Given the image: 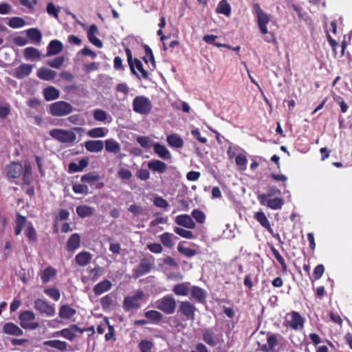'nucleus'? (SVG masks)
Here are the masks:
<instances>
[{
  "instance_id": "32",
  "label": "nucleus",
  "mask_w": 352,
  "mask_h": 352,
  "mask_svg": "<svg viewBox=\"0 0 352 352\" xmlns=\"http://www.w3.org/2000/svg\"><path fill=\"white\" fill-rule=\"evenodd\" d=\"M37 76L41 80L50 81L56 76V72L47 68L41 67L37 72Z\"/></svg>"
},
{
  "instance_id": "10",
  "label": "nucleus",
  "mask_w": 352,
  "mask_h": 352,
  "mask_svg": "<svg viewBox=\"0 0 352 352\" xmlns=\"http://www.w3.org/2000/svg\"><path fill=\"white\" fill-rule=\"evenodd\" d=\"M34 307L41 314H45L47 316H53L55 314L54 307L43 299H36L34 301Z\"/></svg>"
},
{
  "instance_id": "15",
  "label": "nucleus",
  "mask_w": 352,
  "mask_h": 352,
  "mask_svg": "<svg viewBox=\"0 0 352 352\" xmlns=\"http://www.w3.org/2000/svg\"><path fill=\"white\" fill-rule=\"evenodd\" d=\"M175 223L188 229H195L196 224L188 214H179L175 217Z\"/></svg>"
},
{
  "instance_id": "37",
  "label": "nucleus",
  "mask_w": 352,
  "mask_h": 352,
  "mask_svg": "<svg viewBox=\"0 0 352 352\" xmlns=\"http://www.w3.org/2000/svg\"><path fill=\"white\" fill-rule=\"evenodd\" d=\"M24 233L30 244H34L37 241V234L32 223L28 224Z\"/></svg>"
},
{
  "instance_id": "57",
  "label": "nucleus",
  "mask_w": 352,
  "mask_h": 352,
  "mask_svg": "<svg viewBox=\"0 0 352 352\" xmlns=\"http://www.w3.org/2000/svg\"><path fill=\"white\" fill-rule=\"evenodd\" d=\"M45 294L50 296L55 301H58L60 298V294L58 289L50 287L44 290Z\"/></svg>"
},
{
  "instance_id": "40",
  "label": "nucleus",
  "mask_w": 352,
  "mask_h": 352,
  "mask_svg": "<svg viewBox=\"0 0 352 352\" xmlns=\"http://www.w3.org/2000/svg\"><path fill=\"white\" fill-rule=\"evenodd\" d=\"M105 149L107 151L113 153H118L120 151V145L113 139L105 140Z\"/></svg>"
},
{
  "instance_id": "11",
  "label": "nucleus",
  "mask_w": 352,
  "mask_h": 352,
  "mask_svg": "<svg viewBox=\"0 0 352 352\" xmlns=\"http://www.w3.org/2000/svg\"><path fill=\"white\" fill-rule=\"evenodd\" d=\"M80 331H82L80 327L77 324H72L68 328H65L56 332L54 335L56 336H62L69 341H72L76 338V333H80Z\"/></svg>"
},
{
  "instance_id": "44",
  "label": "nucleus",
  "mask_w": 352,
  "mask_h": 352,
  "mask_svg": "<svg viewBox=\"0 0 352 352\" xmlns=\"http://www.w3.org/2000/svg\"><path fill=\"white\" fill-rule=\"evenodd\" d=\"M108 130L104 127H96L88 131L87 135L94 138H102L106 135Z\"/></svg>"
},
{
  "instance_id": "18",
  "label": "nucleus",
  "mask_w": 352,
  "mask_h": 352,
  "mask_svg": "<svg viewBox=\"0 0 352 352\" xmlns=\"http://www.w3.org/2000/svg\"><path fill=\"white\" fill-rule=\"evenodd\" d=\"M190 283L188 282H183L176 284L173 286L172 291L177 296H186L190 294Z\"/></svg>"
},
{
  "instance_id": "3",
  "label": "nucleus",
  "mask_w": 352,
  "mask_h": 352,
  "mask_svg": "<svg viewBox=\"0 0 352 352\" xmlns=\"http://www.w3.org/2000/svg\"><path fill=\"white\" fill-rule=\"evenodd\" d=\"M155 307L167 315L175 313L177 304L175 299L171 295H166L157 300Z\"/></svg>"
},
{
  "instance_id": "52",
  "label": "nucleus",
  "mask_w": 352,
  "mask_h": 352,
  "mask_svg": "<svg viewBox=\"0 0 352 352\" xmlns=\"http://www.w3.org/2000/svg\"><path fill=\"white\" fill-rule=\"evenodd\" d=\"M236 164L239 167L240 170H245L248 163V159L245 154L239 153L235 157Z\"/></svg>"
},
{
  "instance_id": "19",
  "label": "nucleus",
  "mask_w": 352,
  "mask_h": 352,
  "mask_svg": "<svg viewBox=\"0 0 352 352\" xmlns=\"http://www.w3.org/2000/svg\"><path fill=\"white\" fill-rule=\"evenodd\" d=\"M202 339L210 346H215L218 343L216 334L210 329H205L202 331Z\"/></svg>"
},
{
  "instance_id": "27",
  "label": "nucleus",
  "mask_w": 352,
  "mask_h": 352,
  "mask_svg": "<svg viewBox=\"0 0 352 352\" xmlns=\"http://www.w3.org/2000/svg\"><path fill=\"white\" fill-rule=\"evenodd\" d=\"M85 148L93 153H98L104 148V143L102 140H88L85 143Z\"/></svg>"
},
{
  "instance_id": "9",
  "label": "nucleus",
  "mask_w": 352,
  "mask_h": 352,
  "mask_svg": "<svg viewBox=\"0 0 352 352\" xmlns=\"http://www.w3.org/2000/svg\"><path fill=\"white\" fill-rule=\"evenodd\" d=\"M35 319L34 314L31 311H24L19 316L20 324L23 329H34L38 327L37 322H30Z\"/></svg>"
},
{
  "instance_id": "13",
  "label": "nucleus",
  "mask_w": 352,
  "mask_h": 352,
  "mask_svg": "<svg viewBox=\"0 0 352 352\" xmlns=\"http://www.w3.org/2000/svg\"><path fill=\"white\" fill-rule=\"evenodd\" d=\"M7 175L11 178H19L23 170V167L21 163L12 162L10 164L6 166Z\"/></svg>"
},
{
  "instance_id": "48",
  "label": "nucleus",
  "mask_w": 352,
  "mask_h": 352,
  "mask_svg": "<svg viewBox=\"0 0 352 352\" xmlns=\"http://www.w3.org/2000/svg\"><path fill=\"white\" fill-rule=\"evenodd\" d=\"M7 24L12 28H20L25 25V21L21 17L14 16L9 19Z\"/></svg>"
},
{
  "instance_id": "63",
  "label": "nucleus",
  "mask_w": 352,
  "mask_h": 352,
  "mask_svg": "<svg viewBox=\"0 0 352 352\" xmlns=\"http://www.w3.org/2000/svg\"><path fill=\"white\" fill-rule=\"evenodd\" d=\"M128 211L131 212L134 216H140L144 212V208L137 204H132L128 208Z\"/></svg>"
},
{
  "instance_id": "47",
  "label": "nucleus",
  "mask_w": 352,
  "mask_h": 352,
  "mask_svg": "<svg viewBox=\"0 0 352 352\" xmlns=\"http://www.w3.org/2000/svg\"><path fill=\"white\" fill-rule=\"evenodd\" d=\"M270 249H271V251H272L273 255L274 256L276 259L278 261V262L280 263L283 272L287 273V264H286L283 257L279 253L278 250H276L274 246L271 247Z\"/></svg>"
},
{
  "instance_id": "26",
  "label": "nucleus",
  "mask_w": 352,
  "mask_h": 352,
  "mask_svg": "<svg viewBox=\"0 0 352 352\" xmlns=\"http://www.w3.org/2000/svg\"><path fill=\"white\" fill-rule=\"evenodd\" d=\"M63 48V43L58 40H53L50 41L47 47V55L52 56L60 53Z\"/></svg>"
},
{
  "instance_id": "20",
  "label": "nucleus",
  "mask_w": 352,
  "mask_h": 352,
  "mask_svg": "<svg viewBox=\"0 0 352 352\" xmlns=\"http://www.w3.org/2000/svg\"><path fill=\"white\" fill-rule=\"evenodd\" d=\"M148 167L153 172L160 174L164 173L167 169V165L165 162L159 160H153L148 162Z\"/></svg>"
},
{
  "instance_id": "41",
  "label": "nucleus",
  "mask_w": 352,
  "mask_h": 352,
  "mask_svg": "<svg viewBox=\"0 0 352 352\" xmlns=\"http://www.w3.org/2000/svg\"><path fill=\"white\" fill-rule=\"evenodd\" d=\"M24 56L27 60L40 59L41 53L36 48L28 47L24 50Z\"/></svg>"
},
{
  "instance_id": "58",
  "label": "nucleus",
  "mask_w": 352,
  "mask_h": 352,
  "mask_svg": "<svg viewBox=\"0 0 352 352\" xmlns=\"http://www.w3.org/2000/svg\"><path fill=\"white\" fill-rule=\"evenodd\" d=\"M103 269L99 265L96 266L89 272L91 279L92 281H96L102 274Z\"/></svg>"
},
{
  "instance_id": "46",
  "label": "nucleus",
  "mask_w": 352,
  "mask_h": 352,
  "mask_svg": "<svg viewBox=\"0 0 352 352\" xmlns=\"http://www.w3.org/2000/svg\"><path fill=\"white\" fill-rule=\"evenodd\" d=\"M27 36L28 38L34 43H39L42 38L41 31L36 28H30L27 30Z\"/></svg>"
},
{
  "instance_id": "43",
  "label": "nucleus",
  "mask_w": 352,
  "mask_h": 352,
  "mask_svg": "<svg viewBox=\"0 0 352 352\" xmlns=\"http://www.w3.org/2000/svg\"><path fill=\"white\" fill-rule=\"evenodd\" d=\"M26 217L22 216L20 214H16V226L14 228V234L15 235H19L21 233V231L26 223Z\"/></svg>"
},
{
  "instance_id": "21",
  "label": "nucleus",
  "mask_w": 352,
  "mask_h": 352,
  "mask_svg": "<svg viewBox=\"0 0 352 352\" xmlns=\"http://www.w3.org/2000/svg\"><path fill=\"white\" fill-rule=\"evenodd\" d=\"M111 287V282L107 279H104L102 281H100V283H97L94 287L93 292L96 296H99L110 290Z\"/></svg>"
},
{
  "instance_id": "35",
  "label": "nucleus",
  "mask_w": 352,
  "mask_h": 352,
  "mask_svg": "<svg viewBox=\"0 0 352 352\" xmlns=\"http://www.w3.org/2000/svg\"><path fill=\"white\" fill-rule=\"evenodd\" d=\"M166 141L168 145L173 148H180L184 146V140L177 134H171L167 136Z\"/></svg>"
},
{
  "instance_id": "54",
  "label": "nucleus",
  "mask_w": 352,
  "mask_h": 352,
  "mask_svg": "<svg viewBox=\"0 0 352 352\" xmlns=\"http://www.w3.org/2000/svg\"><path fill=\"white\" fill-rule=\"evenodd\" d=\"M175 232L179 235L180 236L187 239H192L195 238V236L192 233V232L190 230H185L182 228L175 227L174 229Z\"/></svg>"
},
{
  "instance_id": "24",
  "label": "nucleus",
  "mask_w": 352,
  "mask_h": 352,
  "mask_svg": "<svg viewBox=\"0 0 352 352\" xmlns=\"http://www.w3.org/2000/svg\"><path fill=\"white\" fill-rule=\"evenodd\" d=\"M80 244V236L78 233L72 234L67 241L66 249L68 252H73L78 249Z\"/></svg>"
},
{
  "instance_id": "61",
  "label": "nucleus",
  "mask_w": 352,
  "mask_h": 352,
  "mask_svg": "<svg viewBox=\"0 0 352 352\" xmlns=\"http://www.w3.org/2000/svg\"><path fill=\"white\" fill-rule=\"evenodd\" d=\"M94 118L98 122H104L107 119V113L104 110L96 109L94 111Z\"/></svg>"
},
{
  "instance_id": "50",
  "label": "nucleus",
  "mask_w": 352,
  "mask_h": 352,
  "mask_svg": "<svg viewBox=\"0 0 352 352\" xmlns=\"http://www.w3.org/2000/svg\"><path fill=\"white\" fill-rule=\"evenodd\" d=\"M267 342L269 346V349H266V346H263L262 347V351L265 352L273 351L278 344L277 336L275 334H269L267 338Z\"/></svg>"
},
{
  "instance_id": "30",
  "label": "nucleus",
  "mask_w": 352,
  "mask_h": 352,
  "mask_svg": "<svg viewBox=\"0 0 352 352\" xmlns=\"http://www.w3.org/2000/svg\"><path fill=\"white\" fill-rule=\"evenodd\" d=\"M91 258H92V256H91V253H89V252H87V251H83V252L78 253L76 256L75 261H76V263L79 266L83 267V266H86L91 262Z\"/></svg>"
},
{
  "instance_id": "7",
  "label": "nucleus",
  "mask_w": 352,
  "mask_h": 352,
  "mask_svg": "<svg viewBox=\"0 0 352 352\" xmlns=\"http://www.w3.org/2000/svg\"><path fill=\"white\" fill-rule=\"evenodd\" d=\"M252 7L256 14L257 24L261 32L263 34H267L268 33L267 25L270 21L269 16L263 12L258 3H254Z\"/></svg>"
},
{
  "instance_id": "12",
  "label": "nucleus",
  "mask_w": 352,
  "mask_h": 352,
  "mask_svg": "<svg viewBox=\"0 0 352 352\" xmlns=\"http://www.w3.org/2000/svg\"><path fill=\"white\" fill-rule=\"evenodd\" d=\"M151 263L147 258H142L137 267L133 270V276L138 278L147 273L151 270Z\"/></svg>"
},
{
  "instance_id": "5",
  "label": "nucleus",
  "mask_w": 352,
  "mask_h": 352,
  "mask_svg": "<svg viewBox=\"0 0 352 352\" xmlns=\"http://www.w3.org/2000/svg\"><path fill=\"white\" fill-rule=\"evenodd\" d=\"M133 110L142 115H147L151 111L153 105L151 100L143 96H136L133 100Z\"/></svg>"
},
{
  "instance_id": "4",
  "label": "nucleus",
  "mask_w": 352,
  "mask_h": 352,
  "mask_svg": "<svg viewBox=\"0 0 352 352\" xmlns=\"http://www.w3.org/2000/svg\"><path fill=\"white\" fill-rule=\"evenodd\" d=\"M49 133L52 138L61 143L71 144L76 139V133L70 130L53 129Z\"/></svg>"
},
{
  "instance_id": "36",
  "label": "nucleus",
  "mask_w": 352,
  "mask_h": 352,
  "mask_svg": "<svg viewBox=\"0 0 352 352\" xmlns=\"http://www.w3.org/2000/svg\"><path fill=\"white\" fill-rule=\"evenodd\" d=\"M59 91L52 86L47 87L43 89V96L47 101L56 100L59 97Z\"/></svg>"
},
{
  "instance_id": "60",
  "label": "nucleus",
  "mask_w": 352,
  "mask_h": 352,
  "mask_svg": "<svg viewBox=\"0 0 352 352\" xmlns=\"http://www.w3.org/2000/svg\"><path fill=\"white\" fill-rule=\"evenodd\" d=\"M72 189L75 193L87 195L89 193V188L85 184H74Z\"/></svg>"
},
{
  "instance_id": "29",
  "label": "nucleus",
  "mask_w": 352,
  "mask_h": 352,
  "mask_svg": "<svg viewBox=\"0 0 352 352\" xmlns=\"http://www.w3.org/2000/svg\"><path fill=\"white\" fill-rule=\"evenodd\" d=\"M43 344L44 346H47L56 349L61 352H65L67 350V343L65 341H62L60 340H47L43 342Z\"/></svg>"
},
{
  "instance_id": "55",
  "label": "nucleus",
  "mask_w": 352,
  "mask_h": 352,
  "mask_svg": "<svg viewBox=\"0 0 352 352\" xmlns=\"http://www.w3.org/2000/svg\"><path fill=\"white\" fill-rule=\"evenodd\" d=\"M153 347V343L148 340H142L138 344L140 352H150Z\"/></svg>"
},
{
  "instance_id": "39",
  "label": "nucleus",
  "mask_w": 352,
  "mask_h": 352,
  "mask_svg": "<svg viewBox=\"0 0 352 352\" xmlns=\"http://www.w3.org/2000/svg\"><path fill=\"white\" fill-rule=\"evenodd\" d=\"M144 316L146 318L150 320L152 323L158 324L163 318L162 314L156 310H149L144 313Z\"/></svg>"
},
{
  "instance_id": "42",
  "label": "nucleus",
  "mask_w": 352,
  "mask_h": 352,
  "mask_svg": "<svg viewBox=\"0 0 352 352\" xmlns=\"http://www.w3.org/2000/svg\"><path fill=\"white\" fill-rule=\"evenodd\" d=\"M217 13L225 14L229 16L231 14V8L226 0H221L216 9Z\"/></svg>"
},
{
  "instance_id": "1",
  "label": "nucleus",
  "mask_w": 352,
  "mask_h": 352,
  "mask_svg": "<svg viewBox=\"0 0 352 352\" xmlns=\"http://www.w3.org/2000/svg\"><path fill=\"white\" fill-rule=\"evenodd\" d=\"M73 107L65 101H57L50 104L49 113L56 117H63L73 111Z\"/></svg>"
},
{
  "instance_id": "56",
  "label": "nucleus",
  "mask_w": 352,
  "mask_h": 352,
  "mask_svg": "<svg viewBox=\"0 0 352 352\" xmlns=\"http://www.w3.org/2000/svg\"><path fill=\"white\" fill-rule=\"evenodd\" d=\"M177 250L179 253H181L182 254L184 255L186 257H192L195 256L197 254L196 250L189 248L184 247L181 245V243L178 245Z\"/></svg>"
},
{
  "instance_id": "17",
  "label": "nucleus",
  "mask_w": 352,
  "mask_h": 352,
  "mask_svg": "<svg viewBox=\"0 0 352 352\" xmlns=\"http://www.w3.org/2000/svg\"><path fill=\"white\" fill-rule=\"evenodd\" d=\"M32 65L23 63L15 69L13 76L18 79H23L32 72Z\"/></svg>"
},
{
  "instance_id": "49",
  "label": "nucleus",
  "mask_w": 352,
  "mask_h": 352,
  "mask_svg": "<svg viewBox=\"0 0 352 352\" xmlns=\"http://www.w3.org/2000/svg\"><path fill=\"white\" fill-rule=\"evenodd\" d=\"M173 234L169 232H164L159 236L160 241L162 243L168 248H173L174 243L172 240Z\"/></svg>"
},
{
  "instance_id": "23",
  "label": "nucleus",
  "mask_w": 352,
  "mask_h": 352,
  "mask_svg": "<svg viewBox=\"0 0 352 352\" xmlns=\"http://www.w3.org/2000/svg\"><path fill=\"white\" fill-rule=\"evenodd\" d=\"M56 274V270L52 266L47 267L39 273L41 281L43 284L47 283L52 278H54Z\"/></svg>"
},
{
  "instance_id": "59",
  "label": "nucleus",
  "mask_w": 352,
  "mask_h": 352,
  "mask_svg": "<svg viewBox=\"0 0 352 352\" xmlns=\"http://www.w3.org/2000/svg\"><path fill=\"white\" fill-rule=\"evenodd\" d=\"M100 179L98 175H95L92 173H87L81 177V182L83 183L93 184L98 181Z\"/></svg>"
},
{
  "instance_id": "38",
  "label": "nucleus",
  "mask_w": 352,
  "mask_h": 352,
  "mask_svg": "<svg viewBox=\"0 0 352 352\" xmlns=\"http://www.w3.org/2000/svg\"><path fill=\"white\" fill-rule=\"evenodd\" d=\"M94 212V209L87 205L79 206L76 208V212L81 218L91 217Z\"/></svg>"
},
{
  "instance_id": "53",
  "label": "nucleus",
  "mask_w": 352,
  "mask_h": 352,
  "mask_svg": "<svg viewBox=\"0 0 352 352\" xmlns=\"http://www.w3.org/2000/svg\"><path fill=\"white\" fill-rule=\"evenodd\" d=\"M113 296L112 294H109L103 296L100 299V304L103 309H107L113 305Z\"/></svg>"
},
{
  "instance_id": "45",
  "label": "nucleus",
  "mask_w": 352,
  "mask_h": 352,
  "mask_svg": "<svg viewBox=\"0 0 352 352\" xmlns=\"http://www.w3.org/2000/svg\"><path fill=\"white\" fill-rule=\"evenodd\" d=\"M23 182L26 185H30L32 182V166L30 164H25L23 168Z\"/></svg>"
},
{
  "instance_id": "8",
  "label": "nucleus",
  "mask_w": 352,
  "mask_h": 352,
  "mask_svg": "<svg viewBox=\"0 0 352 352\" xmlns=\"http://www.w3.org/2000/svg\"><path fill=\"white\" fill-rule=\"evenodd\" d=\"M125 52L127 56V60L129 66L131 69V72L138 76V73L135 70V67L142 74V78L147 79L148 78V72L144 69L142 62L138 59H133L132 53L129 48L125 49Z\"/></svg>"
},
{
  "instance_id": "33",
  "label": "nucleus",
  "mask_w": 352,
  "mask_h": 352,
  "mask_svg": "<svg viewBox=\"0 0 352 352\" xmlns=\"http://www.w3.org/2000/svg\"><path fill=\"white\" fill-rule=\"evenodd\" d=\"M89 164V160L87 158H82L79 161V164H77L75 162H71L68 166V171L69 173H76L82 171Z\"/></svg>"
},
{
  "instance_id": "14",
  "label": "nucleus",
  "mask_w": 352,
  "mask_h": 352,
  "mask_svg": "<svg viewBox=\"0 0 352 352\" xmlns=\"http://www.w3.org/2000/svg\"><path fill=\"white\" fill-rule=\"evenodd\" d=\"M190 294L191 298L199 303L206 302L207 296L206 292L201 287L196 285L191 286Z\"/></svg>"
},
{
  "instance_id": "16",
  "label": "nucleus",
  "mask_w": 352,
  "mask_h": 352,
  "mask_svg": "<svg viewBox=\"0 0 352 352\" xmlns=\"http://www.w3.org/2000/svg\"><path fill=\"white\" fill-rule=\"evenodd\" d=\"M98 34V30L96 25H91L87 32L88 40L97 47L101 48L103 46V43L99 38L96 36V34Z\"/></svg>"
},
{
  "instance_id": "34",
  "label": "nucleus",
  "mask_w": 352,
  "mask_h": 352,
  "mask_svg": "<svg viewBox=\"0 0 352 352\" xmlns=\"http://www.w3.org/2000/svg\"><path fill=\"white\" fill-rule=\"evenodd\" d=\"M76 314V310L69 305H63L59 309L58 315L63 319H70Z\"/></svg>"
},
{
  "instance_id": "51",
  "label": "nucleus",
  "mask_w": 352,
  "mask_h": 352,
  "mask_svg": "<svg viewBox=\"0 0 352 352\" xmlns=\"http://www.w3.org/2000/svg\"><path fill=\"white\" fill-rule=\"evenodd\" d=\"M284 201L282 198L276 197L270 199L267 201V206L272 210H278L282 208Z\"/></svg>"
},
{
  "instance_id": "2",
  "label": "nucleus",
  "mask_w": 352,
  "mask_h": 352,
  "mask_svg": "<svg viewBox=\"0 0 352 352\" xmlns=\"http://www.w3.org/2000/svg\"><path fill=\"white\" fill-rule=\"evenodd\" d=\"M144 297V293L142 290H137L133 296H128L124 298L123 309L125 311L137 310L140 308L142 300Z\"/></svg>"
},
{
  "instance_id": "28",
  "label": "nucleus",
  "mask_w": 352,
  "mask_h": 352,
  "mask_svg": "<svg viewBox=\"0 0 352 352\" xmlns=\"http://www.w3.org/2000/svg\"><path fill=\"white\" fill-rule=\"evenodd\" d=\"M3 331L9 335L20 336H22L23 332L16 324L12 322H7L3 327Z\"/></svg>"
},
{
  "instance_id": "22",
  "label": "nucleus",
  "mask_w": 352,
  "mask_h": 352,
  "mask_svg": "<svg viewBox=\"0 0 352 352\" xmlns=\"http://www.w3.org/2000/svg\"><path fill=\"white\" fill-rule=\"evenodd\" d=\"M292 319L289 322V327L294 330H298L303 327L304 318L297 311H292Z\"/></svg>"
},
{
  "instance_id": "25",
  "label": "nucleus",
  "mask_w": 352,
  "mask_h": 352,
  "mask_svg": "<svg viewBox=\"0 0 352 352\" xmlns=\"http://www.w3.org/2000/svg\"><path fill=\"white\" fill-rule=\"evenodd\" d=\"M254 218L260 223L270 234H273V230L270 226L265 214L263 211H258L254 213Z\"/></svg>"
},
{
  "instance_id": "64",
  "label": "nucleus",
  "mask_w": 352,
  "mask_h": 352,
  "mask_svg": "<svg viewBox=\"0 0 352 352\" xmlns=\"http://www.w3.org/2000/svg\"><path fill=\"white\" fill-rule=\"evenodd\" d=\"M65 58L63 56H58L47 62V65L53 68L59 69L63 64Z\"/></svg>"
},
{
  "instance_id": "31",
  "label": "nucleus",
  "mask_w": 352,
  "mask_h": 352,
  "mask_svg": "<svg viewBox=\"0 0 352 352\" xmlns=\"http://www.w3.org/2000/svg\"><path fill=\"white\" fill-rule=\"evenodd\" d=\"M154 152L161 158L164 160H170L171 155L166 147L160 143H155L153 145Z\"/></svg>"
},
{
  "instance_id": "62",
  "label": "nucleus",
  "mask_w": 352,
  "mask_h": 352,
  "mask_svg": "<svg viewBox=\"0 0 352 352\" xmlns=\"http://www.w3.org/2000/svg\"><path fill=\"white\" fill-rule=\"evenodd\" d=\"M191 215L198 223H204L205 222L206 215L202 211L195 209L192 210Z\"/></svg>"
},
{
  "instance_id": "6",
  "label": "nucleus",
  "mask_w": 352,
  "mask_h": 352,
  "mask_svg": "<svg viewBox=\"0 0 352 352\" xmlns=\"http://www.w3.org/2000/svg\"><path fill=\"white\" fill-rule=\"evenodd\" d=\"M197 311L194 304L188 300L179 302L178 314L182 316L186 320L193 322L195 320V313Z\"/></svg>"
}]
</instances>
